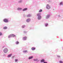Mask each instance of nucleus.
Wrapping results in <instances>:
<instances>
[{
  "mask_svg": "<svg viewBox=\"0 0 63 63\" xmlns=\"http://www.w3.org/2000/svg\"><path fill=\"white\" fill-rule=\"evenodd\" d=\"M60 15L58 16V17H60Z\"/></svg>",
  "mask_w": 63,
  "mask_h": 63,
  "instance_id": "obj_34",
  "label": "nucleus"
},
{
  "mask_svg": "<svg viewBox=\"0 0 63 63\" xmlns=\"http://www.w3.org/2000/svg\"><path fill=\"white\" fill-rule=\"evenodd\" d=\"M47 63V62H45V61L43 63Z\"/></svg>",
  "mask_w": 63,
  "mask_h": 63,
  "instance_id": "obj_31",
  "label": "nucleus"
},
{
  "mask_svg": "<svg viewBox=\"0 0 63 63\" xmlns=\"http://www.w3.org/2000/svg\"><path fill=\"white\" fill-rule=\"evenodd\" d=\"M30 21V18L27 19L26 20V22H29Z\"/></svg>",
  "mask_w": 63,
  "mask_h": 63,
  "instance_id": "obj_8",
  "label": "nucleus"
},
{
  "mask_svg": "<svg viewBox=\"0 0 63 63\" xmlns=\"http://www.w3.org/2000/svg\"><path fill=\"white\" fill-rule=\"evenodd\" d=\"M45 27H47L48 25V24L47 23H45Z\"/></svg>",
  "mask_w": 63,
  "mask_h": 63,
  "instance_id": "obj_13",
  "label": "nucleus"
},
{
  "mask_svg": "<svg viewBox=\"0 0 63 63\" xmlns=\"http://www.w3.org/2000/svg\"><path fill=\"white\" fill-rule=\"evenodd\" d=\"M57 56L58 58H60V56L58 55H57Z\"/></svg>",
  "mask_w": 63,
  "mask_h": 63,
  "instance_id": "obj_29",
  "label": "nucleus"
},
{
  "mask_svg": "<svg viewBox=\"0 0 63 63\" xmlns=\"http://www.w3.org/2000/svg\"><path fill=\"white\" fill-rule=\"evenodd\" d=\"M27 8H25L22 10V11H27Z\"/></svg>",
  "mask_w": 63,
  "mask_h": 63,
  "instance_id": "obj_11",
  "label": "nucleus"
},
{
  "mask_svg": "<svg viewBox=\"0 0 63 63\" xmlns=\"http://www.w3.org/2000/svg\"><path fill=\"white\" fill-rule=\"evenodd\" d=\"M7 28H8L6 26H5L3 27V29L6 30V29H7Z\"/></svg>",
  "mask_w": 63,
  "mask_h": 63,
  "instance_id": "obj_17",
  "label": "nucleus"
},
{
  "mask_svg": "<svg viewBox=\"0 0 63 63\" xmlns=\"http://www.w3.org/2000/svg\"><path fill=\"white\" fill-rule=\"evenodd\" d=\"M41 14L40 13H38L36 15L37 16V19L38 20H41L42 18V16H41Z\"/></svg>",
  "mask_w": 63,
  "mask_h": 63,
  "instance_id": "obj_1",
  "label": "nucleus"
},
{
  "mask_svg": "<svg viewBox=\"0 0 63 63\" xmlns=\"http://www.w3.org/2000/svg\"><path fill=\"white\" fill-rule=\"evenodd\" d=\"M59 62L60 63H63V62L62 61H60Z\"/></svg>",
  "mask_w": 63,
  "mask_h": 63,
  "instance_id": "obj_24",
  "label": "nucleus"
},
{
  "mask_svg": "<svg viewBox=\"0 0 63 63\" xmlns=\"http://www.w3.org/2000/svg\"><path fill=\"white\" fill-rule=\"evenodd\" d=\"M12 54H10L9 55H8L7 56V57H11L12 56Z\"/></svg>",
  "mask_w": 63,
  "mask_h": 63,
  "instance_id": "obj_9",
  "label": "nucleus"
},
{
  "mask_svg": "<svg viewBox=\"0 0 63 63\" xmlns=\"http://www.w3.org/2000/svg\"><path fill=\"white\" fill-rule=\"evenodd\" d=\"M42 9H40L39 11V13H40L41 12H42Z\"/></svg>",
  "mask_w": 63,
  "mask_h": 63,
  "instance_id": "obj_25",
  "label": "nucleus"
},
{
  "mask_svg": "<svg viewBox=\"0 0 63 63\" xmlns=\"http://www.w3.org/2000/svg\"><path fill=\"white\" fill-rule=\"evenodd\" d=\"M23 33H24V34H26L27 33V32L26 31H24L23 32Z\"/></svg>",
  "mask_w": 63,
  "mask_h": 63,
  "instance_id": "obj_27",
  "label": "nucleus"
},
{
  "mask_svg": "<svg viewBox=\"0 0 63 63\" xmlns=\"http://www.w3.org/2000/svg\"><path fill=\"white\" fill-rule=\"evenodd\" d=\"M35 48H35V47H32L31 48V49L32 50H35Z\"/></svg>",
  "mask_w": 63,
  "mask_h": 63,
  "instance_id": "obj_15",
  "label": "nucleus"
},
{
  "mask_svg": "<svg viewBox=\"0 0 63 63\" xmlns=\"http://www.w3.org/2000/svg\"><path fill=\"white\" fill-rule=\"evenodd\" d=\"M3 21L4 22H5V23H7L9 22V20H8V19L6 18H5L3 20Z\"/></svg>",
  "mask_w": 63,
  "mask_h": 63,
  "instance_id": "obj_3",
  "label": "nucleus"
},
{
  "mask_svg": "<svg viewBox=\"0 0 63 63\" xmlns=\"http://www.w3.org/2000/svg\"><path fill=\"white\" fill-rule=\"evenodd\" d=\"M44 61H45V60L44 59H42V60H41L40 61V62H43V63Z\"/></svg>",
  "mask_w": 63,
  "mask_h": 63,
  "instance_id": "obj_12",
  "label": "nucleus"
},
{
  "mask_svg": "<svg viewBox=\"0 0 63 63\" xmlns=\"http://www.w3.org/2000/svg\"><path fill=\"white\" fill-rule=\"evenodd\" d=\"M2 34H3L2 33H1V32H0V36H1L2 35Z\"/></svg>",
  "mask_w": 63,
  "mask_h": 63,
  "instance_id": "obj_28",
  "label": "nucleus"
},
{
  "mask_svg": "<svg viewBox=\"0 0 63 63\" xmlns=\"http://www.w3.org/2000/svg\"><path fill=\"white\" fill-rule=\"evenodd\" d=\"M33 58V56H31L29 57L28 58V59L29 60L31 59H32Z\"/></svg>",
  "mask_w": 63,
  "mask_h": 63,
  "instance_id": "obj_10",
  "label": "nucleus"
},
{
  "mask_svg": "<svg viewBox=\"0 0 63 63\" xmlns=\"http://www.w3.org/2000/svg\"><path fill=\"white\" fill-rule=\"evenodd\" d=\"M63 4V2H61L60 3V4H59L60 5H62Z\"/></svg>",
  "mask_w": 63,
  "mask_h": 63,
  "instance_id": "obj_26",
  "label": "nucleus"
},
{
  "mask_svg": "<svg viewBox=\"0 0 63 63\" xmlns=\"http://www.w3.org/2000/svg\"><path fill=\"white\" fill-rule=\"evenodd\" d=\"M11 37H15V38H16V36L14 34H11L8 36V38H10Z\"/></svg>",
  "mask_w": 63,
  "mask_h": 63,
  "instance_id": "obj_2",
  "label": "nucleus"
},
{
  "mask_svg": "<svg viewBox=\"0 0 63 63\" xmlns=\"http://www.w3.org/2000/svg\"><path fill=\"white\" fill-rule=\"evenodd\" d=\"M16 45H18L19 44L18 41H16Z\"/></svg>",
  "mask_w": 63,
  "mask_h": 63,
  "instance_id": "obj_21",
  "label": "nucleus"
},
{
  "mask_svg": "<svg viewBox=\"0 0 63 63\" xmlns=\"http://www.w3.org/2000/svg\"><path fill=\"white\" fill-rule=\"evenodd\" d=\"M22 2V0H20L18 1V3H21Z\"/></svg>",
  "mask_w": 63,
  "mask_h": 63,
  "instance_id": "obj_19",
  "label": "nucleus"
},
{
  "mask_svg": "<svg viewBox=\"0 0 63 63\" xmlns=\"http://www.w3.org/2000/svg\"><path fill=\"white\" fill-rule=\"evenodd\" d=\"M4 47H5V46H3L2 47V48H4Z\"/></svg>",
  "mask_w": 63,
  "mask_h": 63,
  "instance_id": "obj_35",
  "label": "nucleus"
},
{
  "mask_svg": "<svg viewBox=\"0 0 63 63\" xmlns=\"http://www.w3.org/2000/svg\"><path fill=\"white\" fill-rule=\"evenodd\" d=\"M17 10H22V8L19 7L17 8Z\"/></svg>",
  "mask_w": 63,
  "mask_h": 63,
  "instance_id": "obj_20",
  "label": "nucleus"
},
{
  "mask_svg": "<svg viewBox=\"0 0 63 63\" xmlns=\"http://www.w3.org/2000/svg\"><path fill=\"white\" fill-rule=\"evenodd\" d=\"M27 39V37L26 36H24L23 38V41H25Z\"/></svg>",
  "mask_w": 63,
  "mask_h": 63,
  "instance_id": "obj_7",
  "label": "nucleus"
},
{
  "mask_svg": "<svg viewBox=\"0 0 63 63\" xmlns=\"http://www.w3.org/2000/svg\"><path fill=\"white\" fill-rule=\"evenodd\" d=\"M27 52V50H24L23 51V53H26Z\"/></svg>",
  "mask_w": 63,
  "mask_h": 63,
  "instance_id": "obj_18",
  "label": "nucleus"
},
{
  "mask_svg": "<svg viewBox=\"0 0 63 63\" xmlns=\"http://www.w3.org/2000/svg\"><path fill=\"white\" fill-rule=\"evenodd\" d=\"M23 16H24L25 17L26 16V15H25V14H23Z\"/></svg>",
  "mask_w": 63,
  "mask_h": 63,
  "instance_id": "obj_30",
  "label": "nucleus"
},
{
  "mask_svg": "<svg viewBox=\"0 0 63 63\" xmlns=\"http://www.w3.org/2000/svg\"><path fill=\"white\" fill-rule=\"evenodd\" d=\"M3 52L5 53H6L8 52V49L7 48H5L3 50Z\"/></svg>",
  "mask_w": 63,
  "mask_h": 63,
  "instance_id": "obj_4",
  "label": "nucleus"
},
{
  "mask_svg": "<svg viewBox=\"0 0 63 63\" xmlns=\"http://www.w3.org/2000/svg\"><path fill=\"white\" fill-rule=\"evenodd\" d=\"M50 8V6L48 4H47V6H46V9H49Z\"/></svg>",
  "mask_w": 63,
  "mask_h": 63,
  "instance_id": "obj_6",
  "label": "nucleus"
},
{
  "mask_svg": "<svg viewBox=\"0 0 63 63\" xmlns=\"http://www.w3.org/2000/svg\"><path fill=\"white\" fill-rule=\"evenodd\" d=\"M49 17H50V15H48L46 16L45 18L47 19H48L49 18Z\"/></svg>",
  "mask_w": 63,
  "mask_h": 63,
  "instance_id": "obj_5",
  "label": "nucleus"
},
{
  "mask_svg": "<svg viewBox=\"0 0 63 63\" xmlns=\"http://www.w3.org/2000/svg\"><path fill=\"white\" fill-rule=\"evenodd\" d=\"M30 29H31V27H30L29 28Z\"/></svg>",
  "mask_w": 63,
  "mask_h": 63,
  "instance_id": "obj_33",
  "label": "nucleus"
},
{
  "mask_svg": "<svg viewBox=\"0 0 63 63\" xmlns=\"http://www.w3.org/2000/svg\"><path fill=\"white\" fill-rule=\"evenodd\" d=\"M15 62H17V61H18V59H15Z\"/></svg>",
  "mask_w": 63,
  "mask_h": 63,
  "instance_id": "obj_23",
  "label": "nucleus"
},
{
  "mask_svg": "<svg viewBox=\"0 0 63 63\" xmlns=\"http://www.w3.org/2000/svg\"><path fill=\"white\" fill-rule=\"evenodd\" d=\"M37 61H39V60H38Z\"/></svg>",
  "mask_w": 63,
  "mask_h": 63,
  "instance_id": "obj_36",
  "label": "nucleus"
},
{
  "mask_svg": "<svg viewBox=\"0 0 63 63\" xmlns=\"http://www.w3.org/2000/svg\"><path fill=\"white\" fill-rule=\"evenodd\" d=\"M38 60V59H33V61H37Z\"/></svg>",
  "mask_w": 63,
  "mask_h": 63,
  "instance_id": "obj_22",
  "label": "nucleus"
},
{
  "mask_svg": "<svg viewBox=\"0 0 63 63\" xmlns=\"http://www.w3.org/2000/svg\"><path fill=\"white\" fill-rule=\"evenodd\" d=\"M31 16V14H29L27 15V17H30Z\"/></svg>",
  "mask_w": 63,
  "mask_h": 63,
  "instance_id": "obj_16",
  "label": "nucleus"
},
{
  "mask_svg": "<svg viewBox=\"0 0 63 63\" xmlns=\"http://www.w3.org/2000/svg\"><path fill=\"white\" fill-rule=\"evenodd\" d=\"M47 1L48 2H50V0H47Z\"/></svg>",
  "mask_w": 63,
  "mask_h": 63,
  "instance_id": "obj_32",
  "label": "nucleus"
},
{
  "mask_svg": "<svg viewBox=\"0 0 63 63\" xmlns=\"http://www.w3.org/2000/svg\"><path fill=\"white\" fill-rule=\"evenodd\" d=\"M25 27H26V25H22V28H24Z\"/></svg>",
  "mask_w": 63,
  "mask_h": 63,
  "instance_id": "obj_14",
  "label": "nucleus"
}]
</instances>
